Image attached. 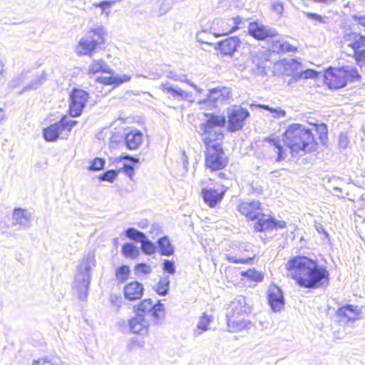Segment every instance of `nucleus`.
<instances>
[{
    "mask_svg": "<svg viewBox=\"0 0 365 365\" xmlns=\"http://www.w3.org/2000/svg\"><path fill=\"white\" fill-rule=\"evenodd\" d=\"M328 126L326 123H309L305 125L299 123L289 125L279 137L269 136L264 139L266 149L277 155L279 161L287 155L288 149L292 155L316 152L319 145H326L328 141Z\"/></svg>",
    "mask_w": 365,
    "mask_h": 365,
    "instance_id": "1",
    "label": "nucleus"
},
{
    "mask_svg": "<svg viewBox=\"0 0 365 365\" xmlns=\"http://www.w3.org/2000/svg\"><path fill=\"white\" fill-rule=\"evenodd\" d=\"M287 277L294 281L299 287L318 289L327 284L329 272L324 265L315 259L305 255L290 257L285 264Z\"/></svg>",
    "mask_w": 365,
    "mask_h": 365,
    "instance_id": "2",
    "label": "nucleus"
},
{
    "mask_svg": "<svg viewBox=\"0 0 365 365\" xmlns=\"http://www.w3.org/2000/svg\"><path fill=\"white\" fill-rule=\"evenodd\" d=\"M224 133L215 131L212 135L203 138L205 149L204 151V168L210 173H214L221 180H227V175L223 172L229 165L230 159L223 148Z\"/></svg>",
    "mask_w": 365,
    "mask_h": 365,
    "instance_id": "3",
    "label": "nucleus"
},
{
    "mask_svg": "<svg viewBox=\"0 0 365 365\" xmlns=\"http://www.w3.org/2000/svg\"><path fill=\"white\" fill-rule=\"evenodd\" d=\"M361 76L352 66H329L323 72V84L329 90H339L348 84L360 81Z\"/></svg>",
    "mask_w": 365,
    "mask_h": 365,
    "instance_id": "4",
    "label": "nucleus"
},
{
    "mask_svg": "<svg viewBox=\"0 0 365 365\" xmlns=\"http://www.w3.org/2000/svg\"><path fill=\"white\" fill-rule=\"evenodd\" d=\"M96 260L94 253L88 252L83 257L78 269L75 278V287L78 292V298L85 300L87 297V291L90 284L91 268L95 266Z\"/></svg>",
    "mask_w": 365,
    "mask_h": 365,
    "instance_id": "5",
    "label": "nucleus"
},
{
    "mask_svg": "<svg viewBox=\"0 0 365 365\" xmlns=\"http://www.w3.org/2000/svg\"><path fill=\"white\" fill-rule=\"evenodd\" d=\"M77 123L76 120L64 116L61 120L51 124L43 130V136L47 142H55L58 138L67 139L73 127Z\"/></svg>",
    "mask_w": 365,
    "mask_h": 365,
    "instance_id": "6",
    "label": "nucleus"
},
{
    "mask_svg": "<svg viewBox=\"0 0 365 365\" xmlns=\"http://www.w3.org/2000/svg\"><path fill=\"white\" fill-rule=\"evenodd\" d=\"M105 31L103 27L98 26L91 29L81 38L76 51L81 55H91L97 46L104 43Z\"/></svg>",
    "mask_w": 365,
    "mask_h": 365,
    "instance_id": "7",
    "label": "nucleus"
},
{
    "mask_svg": "<svg viewBox=\"0 0 365 365\" xmlns=\"http://www.w3.org/2000/svg\"><path fill=\"white\" fill-rule=\"evenodd\" d=\"M250 115L247 108L234 106L227 113V131L235 133L241 130Z\"/></svg>",
    "mask_w": 365,
    "mask_h": 365,
    "instance_id": "8",
    "label": "nucleus"
},
{
    "mask_svg": "<svg viewBox=\"0 0 365 365\" xmlns=\"http://www.w3.org/2000/svg\"><path fill=\"white\" fill-rule=\"evenodd\" d=\"M253 222V229L257 232L282 230L287 227L285 221L277 220L271 215H267L263 212Z\"/></svg>",
    "mask_w": 365,
    "mask_h": 365,
    "instance_id": "9",
    "label": "nucleus"
},
{
    "mask_svg": "<svg viewBox=\"0 0 365 365\" xmlns=\"http://www.w3.org/2000/svg\"><path fill=\"white\" fill-rule=\"evenodd\" d=\"M228 187L221 185L219 187H203L200 195L203 202L210 207L214 208L221 203L225 197Z\"/></svg>",
    "mask_w": 365,
    "mask_h": 365,
    "instance_id": "10",
    "label": "nucleus"
},
{
    "mask_svg": "<svg viewBox=\"0 0 365 365\" xmlns=\"http://www.w3.org/2000/svg\"><path fill=\"white\" fill-rule=\"evenodd\" d=\"M242 19L239 16L218 20L215 24L214 35L217 37L228 35L240 29Z\"/></svg>",
    "mask_w": 365,
    "mask_h": 365,
    "instance_id": "11",
    "label": "nucleus"
},
{
    "mask_svg": "<svg viewBox=\"0 0 365 365\" xmlns=\"http://www.w3.org/2000/svg\"><path fill=\"white\" fill-rule=\"evenodd\" d=\"M247 34L257 41L271 39L277 35L275 31L257 20L249 24Z\"/></svg>",
    "mask_w": 365,
    "mask_h": 365,
    "instance_id": "12",
    "label": "nucleus"
},
{
    "mask_svg": "<svg viewBox=\"0 0 365 365\" xmlns=\"http://www.w3.org/2000/svg\"><path fill=\"white\" fill-rule=\"evenodd\" d=\"M164 315V307L160 302L154 304L150 299H143L138 304V317L148 316L158 319Z\"/></svg>",
    "mask_w": 365,
    "mask_h": 365,
    "instance_id": "13",
    "label": "nucleus"
},
{
    "mask_svg": "<svg viewBox=\"0 0 365 365\" xmlns=\"http://www.w3.org/2000/svg\"><path fill=\"white\" fill-rule=\"evenodd\" d=\"M88 94L81 89H73L71 96L69 105L70 114L73 117L79 116L85 107L88 100Z\"/></svg>",
    "mask_w": 365,
    "mask_h": 365,
    "instance_id": "14",
    "label": "nucleus"
},
{
    "mask_svg": "<svg viewBox=\"0 0 365 365\" xmlns=\"http://www.w3.org/2000/svg\"><path fill=\"white\" fill-rule=\"evenodd\" d=\"M237 210L247 221L253 222L263 212V207L259 201H243L238 205Z\"/></svg>",
    "mask_w": 365,
    "mask_h": 365,
    "instance_id": "15",
    "label": "nucleus"
},
{
    "mask_svg": "<svg viewBox=\"0 0 365 365\" xmlns=\"http://www.w3.org/2000/svg\"><path fill=\"white\" fill-rule=\"evenodd\" d=\"M267 299L273 312H278L284 309V297L282 290L279 286L271 284L269 287Z\"/></svg>",
    "mask_w": 365,
    "mask_h": 365,
    "instance_id": "16",
    "label": "nucleus"
},
{
    "mask_svg": "<svg viewBox=\"0 0 365 365\" xmlns=\"http://www.w3.org/2000/svg\"><path fill=\"white\" fill-rule=\"evenodd\" d=\"M206 118L205 122L201 125L202 134L206 136L212 135L211 131L215 128H224L226 125V118L223 115L215 113H205Z\"/></svg>",
    "mask_w": 365,
    "mask_h": 365,
    "instance_id": "17",
    "label": "nucleus"
},
{
    "mask_svg": "<svg viewBox=\"0 0 365 365\" xmlns=\"http://www.w3.org/2000/svg\"><path fill=\"white\" fill-rule=\"evenodd\" d=\"M237 252L239 256L227 255V260L235 264H251L257 257V255L252 252L251 246L248 245L239 247Z\"/></svg>",
    "mask_w": 365,
    "mask_h": 365,
    "instance_id": "18",
    "label": "nucleus"
},
{
    "mask_svg": "<svg viewBox=\"0 0 365 365\" xmlns=\"http://www.w3.org/2000/svg\"><path fill=\"white\" fill-rule=\"evenodd\" d=\"M345 41H349L348 46L353 50V58L356 63H361V60L358 58L359 54L365 49V36L357 33H349L344 36Z\"/></svg>",
    "mask_w": 365,
    "mask_h": 365,
    "instance_id": "19",
    "label": "nucleus"
},
{
    "mask_svg": "<svg viewBox=\"0 0 365 365\" xmlns=\"http://www.w3.org/2000/svg\"><path fill=\"white\" fill-rule=\"evenodd\" d=\"M32 215L26 209L15 208L12 215V223L22 229H28L31 225Z\"/></svg>",
    "mask_w": 365,
    "mask_h": 365,
    "instance_id": "20",
    "label": "nucleus"
},
{
    "mask_svg": "<svg viewBox=\"0 0 365 365\" xmlns=\"http://www.w3.org/2000/svg\"><path fill=\"white\" fill-rule=\"evenodd\" d=\"M231 90L227 87H217L210 89L207 96V101L216 103L218 102H225L231 98Z\"/></svg>",
    "mask_w": 365,
    "mask_h": 365,
    "instance_id": "21",
    "label": "nucleus"
},
{
    "mask_svg": "<svg viewBox=\"0 0 365 365\" xmlns=\"http://www.w3.org/2000/svg\"><path fill=\"white\" fill-rule=\"evenodd\" d=\"M240 40L237 36H232L220 41L217 49L224 55L233 54L239 47Z\"/></svg>",
    "mask_w": 365,
    "mask_h": 365,
    "instance_id": "22",
    "label": "nucleus"
},
{
    "mask_svg": "<svg viewBox=\"0 0 365 365\" xmlns=\"http://www.w3.org/2000/svg\"><path fill=\"white\" fill-rule=\"evenodd\" d=\"M160 88L163 92L169 93L173 98H178L181 101L189 99L191 97V95L189 93L180 88L173 87L168 83H162Z\"/></svg>",
    "mask_w": 365,
    "mask_h": 365,
    "instance_id": "23",
    "label": "nucleus"
},
{
    "mask_svg": "<svg viewBox=\"0 0 365 365\" xmlns=\"http://www.w3.org/2000/svg\"><path fill=\"white\" fill-rule=\"evenodd\" d=\"M160 88L163 92L169 93L173 98H178L181 101L189 99L191 97V95L189 93L180 88L173 87L168 83H162Z\"/></svg>",
    "mask_w": 365,
    "mask_h": 365,
    "instance_id": "24",
    "label": "nucleus"
},
{
    "mask_svg": "<svg viewBox=\"0 0 365 365\" xmlns=\"http://www.w3.org/2000/svg\"><path fill=\"white\" fill-rule=\"evenodd\" d=\"M359 314L358 307L344 305L337 310V316L342 319H354Z\"/></svg>",
    "mask_w": 365,
    "mask_h": 365,
    "instance_id": "25",
    "label": "nucleus"
},
{
    "mask_svg": "<svg viewBox=\"0 0 365 365\" xmlns=\"http://www.w3.org/2000/svg\"><path fill=\"white\" fill-rule=\"evenodd\" d=\"M129 80H130V77L127 75H123V76L110 75L109 76L99 77L96 79L97 81H98L104 85H113L114 86H117L122 83L128 81Z\"/></svg>",
    "mask_w": 365,
    "mask_h": 365,
    "instance_id": "26",
    "label": "nucleus"
},
{
    "mask_svg": "<svg viewBox=\"0 0 365 365\" xmlns=\"http://www.w3.org/2000/svg\"><path fill=\"white\" fill-rule=\"evenodd\" d=\"M240 275L242 277V280L249 282H259L264 278L263 273L254 268L242 271L240 273Z\"/></svg>",
    "mask_w": 365,
    "mask_h": 365,
    "instance_id": "27",
    "label": "nucleus"
},
{
    "mask_svg": "<svg viewBox=\"0 0 365 365\" xmlns=\"http://www.w3.org/2000/svg\"><path fill=\"white\" fill-rule=\"evenodd\" d=\"M97 73H110L111 71L108 65L103 60H93L88 66V74Z\"/></svg>",
    "mask_w": 365,
    "mask_h": 365,
    "instance_id": "28",
    "label": "nucleus"
},
{
    "mask_svg": "<svg viewBox=\"0 0 365 365\" xmlns=\"http://www.w3.org/2000/svg\"><path fill=\"white\" fill-rule=\"evenodd\" d=\"M227 325V329L230 332H237L248 329L251 323L248 321H224Z\"/></svg>",
    "mask_w": 365,
    "mask_h": 365,
    "instance_id": "29",
    "label": "nucleus"
},
{
    "mask_svg": "<svg viewBox=\"0 0 365 365\" xmlns=\"http://www.w3.org/2000/svg\"><path fill=\"white\" fill-rule=\"evenodd\" d=\"M159 252L161 255L170 256L173 254L174 249L168 237H163L158 240Z\"/></svg>",
    "mask_w": 365,
    "mask_h": 365,
    "instance_id": "30",
    "label": "nucleus"
},
{
    "mask_svg": "<svg viewBox=\"0 0 365 365\" xmlns=\"http://www.w3.org/2000/svg\"><path fill=\"white\" fill-rule=\"evenodd\" d=\"M138 241L141 242V249L145 254L151 255L155 252V245L150 241L145 240V235L139 231Z\"/></svg>",
    "mask_w": 365,
    "mask_h": 365,
    "instance_id": "31",
    "label": "nucleus"
},
{
    "mask_svg": "<svg viewBox=\"0 0 365 365\" xmlns=\"http://www.w3.org/2000/svg\"><path fill=\"white\" fill-rule=\"evenodd\" d=\"M345 322V321H334L331 324L334 336L338 339H343L346 335Z\"/></svg>",
    "mask_w": 365,
    "mask_h": 365,
    "instance_id": "32",
    "label": "nucleus"
},
{
    "mask_svg": "<svg viewBox=\"0 0 365 365\" xmlns=\"http://www.w3.org/2000/svg\"><path fill=\"white\" fill-rule=\"evenodd\" d=\"M124 294L129 300L137 299V281L132 282L125 287Z\"/></svg>",
    "mask_w": 365,
    "mask_h": 365,
    "instance_id": "33",
    "label": "nucleus"
},
{
    "mask_svg": "<svg viewBox=\"0 0 365 365\" xmlns=\"http://www.w3.org/2000/svg\"><path fill=\"white\" fill-rule=\"evenodd\" d=\"M169 279L168 277H162L159 279L158 282L156 284L155 292L159 295L163 296L165 295L169 289Z\"/></svg>",
    "mask_w": 365,
    "mask_h": 365,
    "instance_id": "34",
    "label": "nucleus"
},
{
    "mask_svg": "<svg viewBox=\"0 0 365 365\" xmlns=\"http://www.w3.org/2000/svg\"><path fill=\"white\" fill-rule=\"evenodd\" d=\"M60 359L56 356H45L34 360L32 365H59Z\"/></svg>",
    "mask_w": 365,
    "mask_h": 365,
    "instance_id": "35",
    "label": "nucleus"
},
{
    "mask_svg": "<svg viewBox=\"0 0 365 365\" xmlns=\"http://www.w3.org/2000/svg\"><path fill=\"white\" fill-rule=\"evenodd\" d=\"M130 274V268L127 265H122L118 267L115 271L116 279L120 282H124L128 279Z\"/></svg>",
    "mask_w": 365,
    "mask_h": 365,
    "instance_id": "36",
    "label": "nucleus"
},
{
    "mask_svg": "<svg viewBox=\"0 0 365 365\" xmlns=\"http://www.w3.org/2000/svg\"><path fill=\"white\" fill-rule=\"evenodd\" d=\"M317 76L318 73L316 71L309 68L296 73L294 78L296 81L300 79L316 78Z\"/></svg>",
    "mask_w": 365,
    "mask_h": 365,
    "instance_id": "37",
    "label": "nucleus"
},
{
    "mask_svg": "<svg viewBox=\"0 0 365 365\" xmlns=\"http://www.w3.org/2000/svg\"><path fill=\"white\" fill-rule=\"evenodd\" d=\"M211 321H199L196 325V328L193 331L194 336H200L204 331L210 329V322Z\"/></svg>",
    "mask_w": 365,
    "mask_h": 365,
    "instance_id": "38",
    "label": "nucleus"
},
{
    "mask_svg": "<svg viewBox=\"0 0 365 365\" xmlns=\"http://www.w3.org/2000/svg\"><path fill=\"white\" fill-rule=\"evenodd\" d=\"M122 252L125 257L133 259L136 256V248L131 243H125L122 247Z\"/></svg>",
    "mask_w": 365,
    "mask_h": 365,
    "instance_id": "39",
    "label": "nucleus"
},
{
    "mask_svg": "<svg viewBox=\"0 0 365 365\" xmlns=\"http://www.w3.org/2000/svg\"><path fill=\"white\" fill-rule=\"evenodd\" d=\"M136 137H137V131H135V132L131 131L130 133H128L125 135V144L129 149L137 148Z\"/></svg>",
    "mask_w": 365,
    "mask_h": 365,
    "instance_id": "40",
    "label": "nucleus"
},
{
    "mask_svg": "<svg viewBox=\"0 0 365 365\" xmlns=\"http://www.w3.org/2000/svg\"><path fill=\"white\" fill-rule=\"evenodd\" d=\"M106 161L101 158H96L91 162L88 167L89 170L98 171L103 168Z\"/></svg>",
    "mask_w": 365,
    "mask_h": 365,
    "instance_id": "41",
    "label": "nucleus"
},
{
    "mask_svg": "<svg viewBox=\"0 0 365 365\" xmlns=\"http://www.w3.org/2000/svg\"><path fill=\"white\" fill-rule=\"evenodd\" d=\"M115 3V1H103L99 3H94L93 6L96 7H99L102 9V14L105 13L106 14V16H108L109 11L108 9L111 7Z\"/></svg>",
    "mask_w": 365,
    "mask_h": 365,
    "instance_id": "42",
    "label": "nucleus"
},
{
    "mask_svg": "<svg viewBox=\"0 0 365 365\" xmlns=\"http://www.w3.org/2000/svg\"><path fill=\"white\" fill-rule=\"evenodd\" d=\"M257 107H258L259 108H262L266 110H268L270 113L275 114L274 116H276V117H284L286 115V112L284 110L280 109V108H279V109L272 108L269 107V106L263 105V104H258L257 106Z\"/></svg>",
    "mask_w": 365,
    "mask_h": 365,
    "instance_id": "43",
    "label": "nucleus"
},
{
    "mask_svg": "<svg viewBox=\"0 0 365 365\" xmlns=\"http://www.w3.org/2000/svg\"><path fill=\"white\" fill-rule=\"evenodd\" d=\"M116 176H117L116 171H115L113 170H108V171L105 172L104 173L100 175L99 179L101 181H108L110 182H113L114 181V180L115 179Z\"/></svg>",
    "mask_w": 365,
    "mask_h": 365,
    "instance_id": "44",
    "label": "nucleus"
},
{
    "mask_svg": "<svg viewBox=\"0 0 365 365\" xmlns=\"http://www.w3.org/2000/svg\"><path fill=\"white\" fill-rule=\"evenodd\" d=\"M126 324L123 325V331L125 333L130 332V333H136L135 330V325L137 324V321H124Z\"/></svg>",
    "mask_w": 365,
    "mask_h": 365,
    "instance_id": "45",
    "label": "nucleus"
},
{
    "mask_svg": "<svg viewBox=\"0 0 365 365\" xmlns=\"http://www.w3.org/2000/svg\"><path fill=\"white\" fill-rule=\"evenodd\" d=\"M279 50L281 52H297V48L287 42H284L279 44Z\"/></svg>",
    "mask_w": 365,
    "mask_h": 365,
    "instance_id": "46",
    "label": "nucleus"
},
{
    "mask_svg": "<svg viewBox=\"0 0 365 365\" xmlns=\"http://www.w3.org/2000/svg\"><path fill=\"white\" fill-rule=\"evenodd\" d=\"M44 81V76L43 74H41L40 76H38L36 79H35L34 81H32L30 84H29L24 89V91H26L28 89H34L36 88L38 86H39L42 82Z\"/></svg>",
    "mask_w": 365,
    "mask_h": 365,
    "instance_id": "47",
    "label": "nucleus"
},
{
    "mask_svg": "<svg viewBox=\"0 0 365 365\" xmlns=\"http://www.w3.org/2000/svg\"><path fill=\"white\" fill-rule=\"evenodd\" d=\"M163 269L170 274H173L175 271L174 262L170 260H165L163 262Z\"/></svg>",
    "mask_w": 365,
    "mask_h": 365,
    "instance_id": "48",
    "label": "nucleus"
},
{
    "mask_svg": "<svg viewBox=\"0 0 365 365\" xmlns=\"http://www.w3.org/2000/svg\"><path fill=\"white\" fill-rule=\"evenodd\" d=\"M123 172L130 178H132L134 175V168L131 163H124L123 167Z\"/></svg>",
    "mask_w": 365,
    "mask_h": 365,
    "instance_id": "49",
    "label": "nucleus"
},
{
    "mask_svg": "<svg viewBox=\"0 0 365 365\" xmlns=\"http://www.w3.org/2000/svg\"><path fill=\"white\" fill-rule=\"evenodd\" d=\"M125 235L127 237L132 239L134 241H137V230L135 228H128L125 231Z\"/></svg>",
    "mask_w": 365,
    "mask_h": 365,
    "instance_id": "50",
    "label": "nucleus"
},
{
    "mask_svg": "<svg viewBox=\"0 0 365 365\" xmlns=\"http://www.w3.org/2000/svg\"><path fill=\"white\" fill-rule=\"evenodd\" d=\"M272 10L277 14H282L284 11V5L282 2H275L272 6Z\"/></svg>",
    "mask_w": 365,
    "mask_h": 365,
    "instance_id": "51",
    "label": "nucleus"
},
{
    "mask_svg": "<svg viewBox=\"0 0 365 365\" xmlns=\"http://www.w3.org/2000/svg\"><path fill=\"white\" fill-rule=\"evenodd\" d=\"M138 272L144 274H148L151 272V267L150 266L144 263L138 264Z\"/></svg>",
    "mask_w": 365,
    "mask_h": 365,
    "instance_id": "52",
    "label": "nucleus"
},
{
    "mask_svg": "<svg viewBox=\"0 0 365 365\" xmlns=\"http://www.w3.org/2000/svg\"><path fill=\"white\" fill-rule=\"evenodd\" d=\"M353 19L356 21L358 24L365 28V16H353Z\"/></svg>",
    "mask_w": 365,
    "mask_h": 365,
    "instance_id": "53",
    "label": "nucleus"
},
{
    "mask_svg": "<svg viewBox=\"0 0 365 365\" xmlns=\"http://www.w3.org/2000/svg\"><path fill=\"white\" fill-rule=\"evenodd\" d=\"M306 16H307L308 18L311 19H314V20H317V21H319V22H322V21H323V18H322L320 15H319V14H314V13H307V14H306Z\"/></svg>",
    "mask_w": 365,
    "mask_h": 365,
    "instance_id": "54",
    "label": "nucleus"
},
{
    "mask_svg": "<svg viewBox=\"0 0 365 365\" xmlns=\"http://www.w3.org/2000/svg\"><path fill=\"white\" fill-rule=\"evenodd\" d=\"M269 326V321H259L256 327L260 330H263L264 329H267Z\"/></svg>",
    "mask_w": 365,
    "mask_h": 365,
    "instance_id": "55",
    "label": "nucleus"
},
{
    "mask_svg": "<svg viewBox=\"0 0 365 365\" xmlns=\"http://www.w3.org/2000/svg\"><path fill=\"white\" fill-rule=\"evenodd\" d=\"M6 118V115L4 110L0 108V123L2 122Z\"/></svg>",
    "mask_w": 365,
    "mask_h": 365,
    "instance_id": "56",
    "label": "nucleus"
},
{
    "mask_svg": "<svg viewBox=\"0 0 365 365\" xmlns=\"http://www.w3.org/2000/svg\"><path fill=\"white\" fill-rule=\"evenodd\" d=\"M358 58L361 60V62H365V50L359 54Z\"/></svg>",
    "mask_w": 365,
    "mask_h": 365,
    "instance_id": "57",
    "label": "nucleus"
},
{
    "mask_svg": "<svg viewBox=\"0 0 365 365\" xmlns=\"http://www.w3.org/2000/svg\"><path fill=\"white\" fill-rule=\"evenodd\" d=\"M135 341H132V342L128 345V349H129L130 350H132V349H135Z\"/></svg>",
    "mask_w": 365,
    "mask_h": 365,
    "instance_id": "58",
    "label": "nucleus"
},
{
    "mask_svg": "<svg viewBox=\"0 0 365 365\" xmlns=\"http://www.w3.org/2000/svg\"><path fill=\"white\" fill-rule=\"evenodd\" d=\"M292 64H296L297 66H301V63L297 62V61L296 60H293L292 62Z\"/></svg>",
    "mask_w": 365,
    "mask_h": 365,
    "instance_id": "59",
    "label": "nucleus"
},
{
    "mask_svg": "<svg viewBox=\"0 0 365 365\" xmlns=\"http://www.w3.org/2000/svg\"><path fill=\"white\" fill-rule=\"evenodd\" d=\"M136 162H137V159L134 158H132L131 163H136Z\"/></svg>",
    "mask_w": 365,
    "mask_h": 365,
    "instance_id": "60",
    "label": "nucleus"
},
{
    "mask_svg": "<svg viewBox=\"0 0 365 365\" xmlns=\"http://www.w3.org/2000/svg\"><path fill=\"white\" fill-rule=\"evenodd\" d=\"M134 270H137V264L134 266Z\"/></svg>",
    "mask_w": 365,
    "mask_h": 365,
    "instance_id": "61",
    "label": "nucleus"
},
{
    "mask_svg": "<svg viewBox=\"0 0 365 365\" xmlns=\"http://www.w3.org/2000/svg\"><path fill=\"white\" fill-rule=\"evenodd\" d=\"M133 309H134V312H135V310H136V306H133Z\"/></svg>",
    "mask_w": 365,
    "mask_h": 365,
    "instance_id": "62",
    "label": "nucleus"
},
{
    "mask_svg": "<svg viewBox=\"0 0 365 365\" xmlns=\"http://www.w3.org/2000/svg\"><path fill=\"white\" fill-rule=\"evenodd\" d=\"M138 137L141 135L140 132L138 133Z\"/></svg>",
    "mask_w": 365,
    "mask_h": 365,
    "instance_id": "63",
    "label": "nucleus"
},
{
    "mask_svg": "<svg viewBox=\"0 0 365 365\" xmlns=\"http://www.w3.org/2000/svg\"><path fill=\"white\" fill-rule=\"evenodd\" d=\"M129 158V155H125L123 158Z\"/></svg>",
    "mask_w": 365,
    "mask_h": 365,
    "instance_id": "64",
    "label": "nucleus"
}]
</instances>
